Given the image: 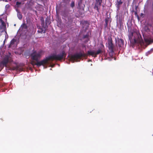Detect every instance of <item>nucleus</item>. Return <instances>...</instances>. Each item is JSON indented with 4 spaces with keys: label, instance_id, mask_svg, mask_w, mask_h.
<instances>
[{
    "label": "nucleus",
    "instance_id": "f257e3e1",
    "mask_svg": "<svg viewBox=\"0 0 153 153\" xmlns=\"http://www.w3.org/2000/svg\"><path fill=\"white\" fill-rule=\"evenodd\" d=\"M104 50V45L102 43H101L100 44V47L96 51H88L87 54L85 53L84 51H83L82 53L80 52L72 55L71 59L72 60H75L80 59L82 57H85L88 55L91 56L95 58L97 57L98 55L102 53Z\"/></svg>",
    "mask_w": 153,
    "mask_h": 153
},
{
    "label": "nucleus",
    "instance_id": "f03ea898",
    "mask_svg": "<svg viewBox=\"0 0 153 153\" xmlns=\"http://www.w3.org/2000/svg\"><path fill=\"white\" fill-rule=\"evenodd\" d=\"M153 24L147 23L143 27L142 32L145 42L149 45L153 42V39H152L150 33L153 32Z\"/></svg>",
    "mask_w": 153,
    "mask_h": 153
},
{
    "label": "nucleus",
    "instance_id": "7ed1b4c3",
    "mask_svg": "<svg viewBox=\"0 0 153 153\" xmlns=\"http://www.w3.org/2000/svg\"><path fill=\"white\" fill-rule=\"evenodd\" d=\"M66 55L67 54L65 51H63L59 54H53L50 56L52 61L54 60L60 61L62 59H65Z\"/></svg>",
    "mask_w": 153,
    "mask_h": 153
},
{
    "label": "nucleus",
    "instance_id": "20e7f679",
    "mask_svg": "<svg viewBox=\"0 0 153 153\" xmlns=\"http://www.w3.org/2000/svg\"><path fill=\"white\" fill-rule=\"evenodd\" d=\"M42 53V50H40L38 52L36 51L33 52L30 54L31 59L37 62L38 61L39 59L41 58Z\"/></svg>",
    "mask_w": 153,
    "mask_h": 153
},
{
    "label": "nucleus",
    "instance_id": "39448f33",
    "mask_svg": "<svg viewBox=\"0 0 153 153\" xmlns=\"http://www.w3.org/2000/svg\"><path fill=\"white\" fill-rule=\"evenodd\" d=\"M107 47L110 51L112 53L114 52V46L113 43V41L111 37H109L108 39Z\"/></svg>",
    "mask_w": 153,
    "mask_h": 153
},
{
    "label": "nucleus",
    "instance_id": "423d86ee",
    "mask_svg": "<svg viewBox=\"0 0 153 153\" xmlns=\"http://www.w3.org/2000/svg\"><path fill=\"white\" fill-rule=\"evenodd\" d=\"M51 60L50 56L46 57L45 59L40 61H38L37 62V66L38 67L40 66L41 65H44L48 63L49 60Z\"/></svg>",
    "mask_w": 153,
    "mask_h": 153
},
{
    "label": "nucleus",
    "instance_id": "0eeeda50",
    "mask_svg": "<svg viewBox=\"0 0 153 153\" xmlns=\"http://www.w3.org/2000/svg\"><path fill=\"white\" fill-rule=\"evenodd\" d=\"M102 0H95L94 8L98 13L100 12L99 10L102 6Z\"/></svg>",
    "mask_w": 153,
    "mask_h": 153
},
{
    "label": "nucleus",
    "instance_id": "6e6552de",
    "mask_svg": "<svg viewBox=\"0 0 153 153\" xmlns=\"http://www.w3.org/2000/svg\"><path fill=\"white\" fill-rule=\"evenodd\" d=\"M10 59V56L8 55L6 56L3 59V60L1 61L3 64L4 65L6 66L7 64L8 63Z\"/></svg>",
    "mask_w": 153,
    "mask_h": 153
},
{
    "label": "nucleus",
    "instance_id": "1a4fd4ad",
    "mask_svg": "<svg viewBox=\"0 0 153 153\" xmlns=\"http://www.w3.org/2000/svg\"><path fill=\"white\" fill-rule=\"evenodd\" d=\"M118 44L119 47H123L124 44V41L121 39H118Z\"/></svg>",
    "mask_w": 153,
    "mask_h": 153
},
{
    "label": "nucleus",
    "instance_id": "9d476101",
    "mask_svg": "<svg viewBox=\"0 0 153 153\" xmlns=\"http://www.w3.org/2000/svg\"><path fill=\"white\" fill-rule=\"evenodd\" d=\"M123 3V2L121 0H120L119 1L117 0L116 4L117 7L119 8L120 7V5L122 4Z\"/></svg>",
    "mask_w": 153,
    "mask_h": 153
},
{
    "label": "nucleus",
    "instance_id": "9b49d317",
    "mask_svg": "<svg viewBox=\"0 0 153 153\" xmlns=\"http://www.w3.org/2000/svg\"><path fill=\"white\" fill-rule=\"evenodd\" d=\"M15 42V39H13L10 42V44L9 46V48H10L14 44Z\"/></svg>",
    "mask_w": 153,
    "mask_h": 153
},
{
    "label": "nucleus",
    "instance_id": "f8f14e48",
    "mask_svg": "<svg viewBox=\"0 0 153 153\" xmlns=\"http://www.w3.org/2000/svg\"><path fill=\"white\" fill-rule=\"evenodd\" d=\"M38 33H45V31L44 30L43 28H41L37 31Z\"/></svg>",
    "mask_w": 153,
    "mask_h": 153
},
{
    "label": "nucleus",
    "instance_id": "ddd939ff",
    "mask_svg": "<svg viewBox=\"0 0 153 153\" xmlns=\"http://www.w3.org/2000/svg\"><path fill=\"white\" fill-rule=\"evenodd\" d=\"M83 0H78V5L79 7L80 8L82 4Z\"/></svg>",
    "mask_w": 153,
    "mask_h": 153
},
{
    "label": "nucleus",
    "instance_id": "4468645a",
    "mask_svg": "<svg viewBox=\"0 0 153 153\" xmlns=\"http://www.w3.org/2000/svg\"><path fill=\"white\" fill-rule=\"evenodd\" d=\"M108 20L107 19H105V24H104V26L105 28H106L107 27L108 23Z\"/></svg>",
    "mask_w": 153,
    "mask_h": 153
},
{
    "label": "nucleus",
    "instance_id": "2eb2a0df",
    "mask_svg": "<svg viewBox=\"0 0 153 153\" xmlns=\"http://www.w3.org/2000/svg\"><path fill=\"white\" fill-rule=\"evenodd\" d=\"M21 27L25 29H27V26L25 23H23L21 25Z\"/></svg>",
    "mask_w": 153,
    "mask_h": 153
},
{
    "label": "nucleus",
    "instance_id": "dca6fc26",
    "mask_svg": "<svg viewBox=\"0 0 153 153\" xmlns=\"http://www.w3.org/2000/svg\"><path fill=\"white\" fill-rule=\"evenodd\" d=\"M50 23V20L48 18H46L45 20V24L47 25V24H49Z\"/></svg>",
    "mask_w": 153,
    "mask_h": 153
},
{
    "label": "nucleus",
    "instance_id": "f3484780",
    "mask_svg": "<svg viewBox=\"0 0 153 153\" xmlns=\"http://www.w3.org/2000/svg\"><path fill=\"white\" fill-rule=\"evenodd\" d=\"M12 69L13 70H17L19 69V67L17 66H16L15 67H13L12 68Z\"/></svg>",
    "mask_w": 153,
    "mask_h": 153
},
{
    "label": "nucleus",
    "instance_id": "a211bd4d",
    "mask_svg": "<svg viewBox=\"0 0 153 153\" xmlns=\"http://www.w3.org/2000/svg\"><path fill=\"white\" fill-rule=\"evenodd\" d=\"M41 21L42 22L41 25L43 27H44V21L43 19V18H42L41 19Z\"/></svg>",
    "mask_w": 153,
    "mask_h": 153
},
{
    "label": "nucleus",
    "instance_id": "6ab92c4d",
    "mask_svg": "<svg viewBox=\"0 0 153 153\" xmlns=\"http://www.w3.org/2000/svg\"><path fill=\"white\" fill-rule=\"evenodd\" d=\"M18 16L19 19H21L22 18V15L20 13H18Z\"/></svg>",
    "mask_w": 153,
    "mask_h": 153
},
{
    "label": "nucleus",
    "instance_id": "aec40b11",
    "mask_svg": "<svg viewBox=\"0 0 153 153\" xmlns=\"http://www.w3.org/2000/svg\"><path fill=\"white\" fill-rule=\"evenodd\" d=\"M34 60L32 61H31L30 62L31 64L32 65H33L34 66V65H37V62L36 63L34 61Z\"/></svg>",
    "mask_w": 153,
    "mask_h": 153
},
{
    "label": "nucleus",
    "instance_id": "412c9836",
    "mask_svg": "<svg viewBox=\"0 0 153 153\" xmlns=\"http://www.w3.org/2000/svg\"><path fill=\"white\" fill-rule=\"evenodd\" d=\"M137 6H135V10H136V11H135V16H137V15H138L137 14Z\"/></svg>",
    "mask_w": 153,
    "mask_h": 153
},
{
    "label": "nucleus",
    "instance_id": "4be33fe9",
    "mask_svg": "<svg viewBox=\"0 0 153 153\" xmlns=\"http://www.w3.org/2000/svg\"><path fill=\"white\" fill-rule=\"evenodd\" d=\"M75 6V3H74V1H73L71 3V6L73 8V7H74Z\"/></svg>",
    "mask_w": 153,
    "mask_h": 153
},
{
    "label": "nucleus",
    "instance_id": "5701e85b",
    "mask_svg": "<svg viewBox=\"0 0 153 153\" xmlns=\"http://www.w3.org/2000/svg\"><path fill=\"white\" fill-rule=\"evenodd\" d=\"M5 66V65H3V64L2 63V62H0V68H3Z\"/></svg>",
    "mask_w": 153,
    "mask_h": 153
},
{
    "label": "nucleus",
    "instance_id": "b1692460",
    "mask_svg": "<svg viewBox=\"0 0 153 153\" xmlns=\"http://www.w3.org/2000/svg\"><path fill=\"white\" fill-rule=\"evenodd\" d=\"M153 50V49H151V50L150 51H149L147 52V53H148V54H150L151 53H152Z\"/></svg>",
    "mask_w": 153,
    "mask_h": 153
},
{
    "label": "nucleus",
    "instance_id": "393cba45",
    "mask_svg": "<svg viewBox=\"0 0 153 153\" xmlns=\"http://www.w3.org/2000/svg\"><path fill=\"white\" fill-rule=\"evenodd\" d=\"M63 2L65 3H69V1L68 0H63Z\"/></svg>",
    "mask_w": 153,
    "mask_h": 153
},
{
    "label": "nucleus",
    "instance_id": "a878e982",
    "mask_svg": "<svg viewBox=\"0 0 153 153\" xmlns=\"http://www.w3.org/2000/svg\"><path fill=\"white\" fill-rule=\"evenodd\" d=\"M21 4V2H18V1H17L16 2V5L18 6L19 5H20V4Z\"/></svg>",
    "mask_w": 153,
    "mask_h": 153
},
{
    "label": "nucleus",
    "instance_id": "bb28decb",
    "mask_svg": "<svg viewBox=\"0 0 153 153\" xmlns=\"http://www.w3.org/2000/svg\"><path fill=\"white\" fill-rule=\"evenodd\" d=\"M119 23L120 24V26H121L123 24L121 20H119Z\"/></svg>",
    "mask_w": 153,
    "mask_h": 153
},
{
    "label": "nucleus",
    "instance_id": "cd10ccee",
    "mask_svg": "<svg viewBox=\"0 0 153 153\" xmlns=\"http://www.w3.org/2000/svg\"><path fill=\"white\" fill-rule=\"evenodd\" d=\"M1 23L2 24H3V23H4V22L2 20V19H0V23Z\"/></svg>",
    "mask_w": 153,
    "mask_h": 153
},
{
    "label": "nucleus",
    "instance_id": "c85d7f7f",
    "mask_svg": "<svg viewBox=\"0 0 153 153\" xmlns=\"http://www.w3.org/2000/svg\"><path fill=\"white\" fill-rule=\"evenodd\" d=\"M88 37V35H84L83 36L84 38H87Z\"/></svg>",
    "mask_w": 153,
    "mask_h": 153
},
{
    "label": "nucleus",
    "instance_id": "c756f323",
    "mask_svg": "<svg viewBox=\"0 0 153 153\" xmlns=\"http://www.w3.org/2000/svg\"><path fill=\"white\" fill-rule=\"evenodd\" d=\"M136 17H137L138 20L139 21L140 20V18H139V16L137 15V16Z\"/></svg>",
    "mask_w": 153,
    "mask_h": 153
},
{
    "label": "nucleus",
    "instance_id": "7c9ffc66",
    "mask_svg": "<svg viewBox=\"0 0 153 153\" xmlns=\"http://www.w3.org/2000/svg\"><path fill=\"white\" fill-rule=\"evenodd\" d=\"M143 15V13H140V16H142Z\"/></svg>",
    "mask_w": 153,
    "mask_h": 153
},
{
    "label": "nucleus",
    "instance_id": "2f4dec72",
    "mask_svg": "<svg viewBox=\"0 0 153 153\" xmlns=\"http://www.w3.org/2000/svg\"><path fill=\"white\" fill-rule=\"evenodd\" d=\"M134 42H136V39H134Z\"/></svg>",
    "mask_w": 153,
    "mask_h": 153
},
{
    "label": "nucleus",
    "instance_id": "473e14b6",
    "mask_svg": "<svg viewBox=\"0 0 153 153\" xmlns=\"http://www.w3.org/2000/svg\"><path fill=\"white\" fill-rule=\"evenodd\" d=\"M115 41L116 42H117V39L116 38H115Z\"/></svg>",
    "mask_w": 153,
    "mask_h": 153
},
{
    "label": "nucleus",
    "instance_id": "72a5a7b5",
    "mask_svg": "<svg viewBox=\"0 0 153 153\" xmlns=\"http://www.w3.org/2000/svg\"><path fill=\"white\" fill-rule=\"evenodd\" d=\"M80 15H82V14L81 13H80Z\"/></svg>",
    "mask_w": 153,
    "mask_h": 153
},
{
    "label": "nucleus",
    "instance_id": "f704fd0d",
    "mask_svg": "<svg viewBox=\"0 0 153 153\" xmlns=\"http://www.w3.org/2000/svg\"><path fill=\"white\" fill-rule=\"evenodd\" d=\"M10 1H11L12 0H9Z\"/></svg>",
    "mask_w": 153,
    "mask_h": 153
},
{
    "label": "nucleus",
    "instance_id": "c9c22d12",
    "mask_svg": "<svg viewBox=\"0 0 153 153\" xmlns=\"http://www.w3.org/2000/svg\"><path fill=\"white\" fill-rule=\"evenodd\" d=\"M1 0H0V1H1Z\"/></svg>",
    "mask_w": 153,
    "mask_h": 153
}]
</instances>
